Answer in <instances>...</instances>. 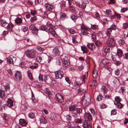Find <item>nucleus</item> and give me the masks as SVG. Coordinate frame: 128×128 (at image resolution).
Here are the masks:
<instances>
[{
    "label": "nucleus",
    "instance_id": "f257e3e1",
    "mask_svg": "<svg viewBox=\"0 0 128 128\" xmlns=\"http://www.w3.org/2000/svg\"><path fill=\"white\" fill-rule=\"evenodd\" d=\"M36 50L34 49L27 50L25 52V54L29 58H33L36 56Z\"/></svg>",
    "mask_w": 128,
    "mask_h": 128
},
{
    "label": "nucleus",
    "instance_id": "f03ea898",
    "mask_svg": "<svg viewBox=\"0 0 128 128\" xmlns=\"http://www.w3.org/2000/svg\"><path fill=\"white\" fill-rule=\"evenodd\" d=\"M67 56L62 55L61 57L62 58V61L63 66L64 67H67L70 64V63L68 58Z\"/></svg>",
    "mask_w": 128,
    "mask_h": 128
},
{
    "label": "nucleus",
    "instance_id": "7ed1b4c3",
    "mask_svg": "<svg viewBox=\"0 0 128 128\" xmlns=\"http://www.w3.org/2000/svg\"><path fill=\"white\" fill-rule=\"evenodd\" d=\"M46 25L49 28L48 31L50 33L54 36H56V34L53 28V26L49 22H47Z\"/></svg>",
    "mask_w": 128,
    "mask_h": 128
},
{
    "label": "nucleus",
    "instance_id": "20e7f679",
    "mask_svg": "<svg viewBox=\"0 0 128 128\" xmlns=\"http://www.w3.org/2000/svg\"><path fill=\"white\" fill-rule=\"evenodd\" d=\"M55 78L57 79H61L64 75L63 71L61 70H58L54 72Z\"/></svg>",
    "mask_w": 128,
    "mask_h": 128
},
{
    "label": "nucleus",
    "instance_id": "39448f33",
    "mask_svg": "<svg viewBox=\"0 0 128 128\" xmlns=\"http://www.w3.org/2000/svg\"><path fill=\"white\" fill-rule=\"evenodd\" d=\"M81 36L79 34L78 35H74L72 37V42L74 44H76L80 42L81 41Z\"/></svg>",
    "mask_w": 128,
    "mask_h": 128
},
{
    "label": "nucleus",
    "instance_id": "423d86ee",
    "mask_svg": "<svg viewBox=\"0 0 128 128\" xmlns=\"http://www.w3.org/2000/svg\"><path fill=\"white\" fill-rule=\"evenodd\" d=\"M2 87L3 89H4L6 91L9 92L10 90V87L9 83L3 82L2 85Z\"/></svg>",
    "mask_w": 128,
    "mask_h": 128
},
{
    "label": "nucleus",
    "instance_id": "0eeeda50",
    "mask_svg": "<svg viewBox=\"0 0 128 128\" xmlns=\"http://www.w3.org/2000/svg\"><path fill=\"white\" fill-rule=\"evenodd\" d=\"M56 100L60 102H62L64 101L63 96L60 94H57L56 95Z\"/></svg>",
    "mask_w": 128,
    "mask_h": 128
},
{
    "label": "nucleus",
    "instance_id": "6e6552de",
    "mask_svg": "<svg viewBox=\"0 0 128 128\" xmlns=\"http://www.w3.org/2000/svg\"><path fill=\"white\" fill-rule=\"evenodd\" d=\"M107 44L110 46H113L115 44V42L114 40L112 38H108L106 41Z\"/></svg>",
    "mask_w": 128,
    "mask_h": 128
},
{
    "label": "nucleus",
    "instance_id": "1a4fd4ad",
    "mask_svg": "<svg viewBox=\"0 0 128 128\" xmlns=\"http://www.w3.org/2000/svg\"><path fill=\"white\" fill-rule=\"evenodd\" d=\"M90 101V95H88V98H87L86 99L85 97H84L82 101V104H84L85 106H86L88 105Z\"/></svg>",
    "mask_w": 128,
    "mask_h": 128
},
{
    "label": "nucleus",
    "instance_id": "9d476101",
    "mask_svg": "<svg viewBox=\"0 0 128 128\" xmlns=\"http://www.w3.org/2000/svg\"><path fill=\"white\" fill-rule=\"evenodd\" d=\"M82 126L84 128H92L90 124L86 120L84 121Z\"/></svg>",
    "mask_w": 128,
    "mask_h": 128
},
{
    "label": "nucleus",
    "instance_id": "9b49d317",
    "mask_svg": "<svg viewBox=\"0 0 128 128\" xmlns=\"http://www.w3.org/2000/svg\"><path fill=\"white\" fill-rule=\"evenodd\" d=\"M15 76L16 78L18 80H20L22 79V74L19 71H16L15 74Z\"/></svg>",
    "mask_w": 128,
    "mask_h": 128
},
{
    "label": "nucleus",
    "instance_id": "f8f14e48",
    "mask_svg": "<svg viewBox=\"0 0 128 128\" xmlns=\"http://www.w3.org/2000/svg\"><path fill=\"white\" fill-rule=\"evenodd\" d=\"M101 92L103 94H106L107 92V88L105 86L102 85L100 88Z\"/></svg>",
    "mask_w": 128,
    "mask_h": 128
},
{
    "label": "nucleus",
    "instance_id": "ddd939ff",
    "mask_svg": "<svg viewBox=\"0 0 128 128\" xmlns=\"http://www.w3.org/2000/svg\"><path fill=\"white\" fill-rule=\"evenodd\" d=\"M121 16L120 14L116 13L114 12V14L112 15V18L113 19H116L117 20H119L120 19Z\"/></svg>",
    "mask_w": 128,
    "mask_h": 128
},
{
    "label": "nucleus",
    "instance_id": "4468645a",
    "mask_svg": "<svg viewBox=\"0 0 128 128\" xmlns=\"http://www.w3.org/2000/svg\"><path fill=\"white\" fill-rule=\"evenodd\" d=\"M85 116L89 121L90 122L92 120V118L91 115L90 113L89 112L86 113Z\"/></svg>",
    "mask_w": 128,
    "mask_h": 128
},
{
    "label": "nucleus",
    "instance_id": "2eb2a0df",
    "mask_svg": "<svg viewBox=\"0 0 128 128\" xmlns=\"http://www.w3.org/2000/svg\"><path fill=\"white\" fill-rule=\"evenodd\" d=\"M19 124L21 126H24L26 125L27 123L24 119H20L19 120Z\"/></svg>",
    "mask_w": 128,
    "mask_h": 128
},
{
    "label": "nucleus",
    "instance_id": "dca6fc26",
    "mask_svg": "<svg viewBox=\"0 0 128 128\" xmlns=\"http://www.w3.org/2000/svg\"><path fill=\"white\" fill-rule=\"evenodd\" d=\"M60 19L62 20H63L64 19L67 18V16L66 14L64 12H61L60 14Z\"/></svg>",
    "mask_w": 128,
    "mask_h": 128
},
{
    "label": "nucleus",
    "instance_id": "f3484780",
    "mask_svg": "<svg viewBox=\"0 0 128 128\" xmlns=\"http://www.w3.org/2000/svg\"><path fill=\"white\" fill-rule=\"evenodd\" d=\"M7 105L8 107H10L13 106V102L12 100L8 99L7 101Z\"/></svg>",
    "mask_w": 128,
    "mask_h": 128
},
{
    "label": "nucleus",
    "instance_id": "a211bd4d",
    "mask_svg": "<svg viewBox=\"0 0 128 128\" xmlns=\"http://www.w3.org/2000/svg\"><path fill=\"white\" fill-rule=\"evenodd\" d=\"M0 24L1 25L4 26L5 27H6V26H7L8 25V23L5 20H1Z\"/></svg>",
    "mask_w": 128,
    "mask_h": 128
},
{
    "label": "nucleus",
    "instance_id": "6ab92c4d",
    "mask_svg": "<svg viewBox=\"0 0 128 128\" xmlns=\"http://www.w3.org/2000/svg\"><path fill=\"white\" fill-rule=\"evenodd\" d=\"M15 22L16 24H19L22 23V20L21 18L17 17L15 20Z\"/></svg>",
    "mask_w": 128,
    "mask_h": 128
},
{
    "label": "nucleus",
    "instance_id": "aec40b11",
    "mask_svg": "<svg viewBox=\"0 0 128 128\" xmlns=\"http://www.w3.org/2000/svg\"><path fill=\"white\" fill-rule=\"evenodd\" d=\"M3 118L6 121V122L8 124H10V123L8 122L9 117L8 115L6 114H4Z\"/></svg>",
    "mask_w": 128,
    "mask_h": 128
},
{
    "label": "nucleus",
    "instance_id": "412c9836",
    "mask_svg": "<svg viewBox=\"0 0 128 128\" xmlns=\"http://www.w3.org/2000/svg\"><path fill=\"white\" fill-rule=\"evenodd\" d=\"M40 122L41 123L45 124L47 123L46 119L43 116H41L40 118Z\"/></svg>",
    "mask_w": 128,
    "mask_h": 128
},
{
    "label": "nucleus",
    "instance_id": "4be33fe9",
    "mask_svg": "<svg viewBox=\"0 0 128 128\" xmlns=\"http://www.w3.org/2000/svg\"><path fill=\"white\" fill-rule=\"evenodd\" d=\"M75 123L78 124H80L82 123L83 122V120L81 118H76L74 120Z\"/></svg>",
    "mask_w": 128,
    "mask_h": 128
},
{
    "label": "nucleus",
    "instance_id": "5701e85b",
    "mask_svg": "<svg viewBox=\"0 0 128 128\" xmlns=\"http://www.w3.org/2000/svg\"><path fill=\"white\" fill-rule=\"evenodd\" d=\"M87 46L91 50H93L95 48V46L93 43H90L87 44Z\"/></svg>",
    "mask_w": 128,
    "mask_h": 128
},
{
    "label": "nucleus",
    "instance_id": "b1692460",
    "mask_svg": "<svg viewBox=\"0 0 128 128\" xmlns=\"http://www.w3.org/2000/svg\"><path fill=\"white\" fill-rule=\"evenodd\" d=\"M6 97V94L4 91L0 90V97L2 99Z\"/></svg>",
    "mask_w": 128,
    "mask_h": 128
},
{
    "label": "nucleus",
    "instance_id": "393cba45",
    "mask_svg": "<svg viewBox=\"0 0 128 128\" xmlns=\"http://www.w3.org/2000/svg\"><path fill=\"white\" fill-rule=\"evenodd\" d=\"M53 53L55 55H58L59 54V52L58 48H54L53 50Z\"/></svg>",
    "mask_w": 128,
    "mask_h": 128
},
{
    "label": "nucleus",
    "instance_id": "a878e982",
    "mask_svg": "<svg viewBox=\"0 0 128 128\" xmlns=\"http://www.w3.org/2000/svg\"><path fill=\"white\" fill-rule=\"evenodd\" d=\"M81 48L83 54L86 53L88 51L86 47L84 46H81Z\"/></svg>",
    "mask_w": 128,
    "mask_h": 128
},
{
    "label": "nucleus",
    "instance_id": "bb28decb",
    "mask_svg": "<svg viewBox=\"0 0 128 128\" xmlns=\"http://www.w3.org/2000/svg\"><path fill=\"white\" fill-rule=\"evenodd\" d=\"M112 30L110 28H108L107 29V31L106 32V34L107 36L109 37L110 36L111 33L112 32Z\"/></svg>",
    "mask_w": 128,
    "mask_h": 128
},
{
    "label": "nucleus",
    "instance_id": "cd10ccee",
    "mask_svg": "<svg viewBox=\"0 0 128 128\" xmlns=\"http://www.w3.org/2000/svg\"><path fill=\"white\" fill-rule=\"evenodd\" d=\"M122 54L123 53L122 50L120 49H118L117 52V54L118 57L120 58L122 57Z\"/></svg>",
    "mask_w": 128,
    "mask_h": 128
},
{
    "label": "nucleus",
    "instance_id": "c85d7f7f",
    "mask_svg": "<svg viewBox=\"0 0 128 128\" xmlns=\"http://www.w3.org/2000/svg\"><path fill=\"white\" fill-rule=\"evenodd\" d=\"M114 104L115 105H116L117 107L118 108H122L124 105L123 104H122L120 102L117 103V102H116L114 103Z\"/></svg>",
    "mask_w": 128,
    "mask_h": 128
},
{
    "label": "nucleus",
    "instance_id": "c756f323",
    "mask_svg": "<svg viewBox=\"0 0 128 128\" xmlns=\"http://www.w3.org/2000/svg\"><path fill=\"white\" fill-rule=\"evenodd\" d=\"M7 62L11 64H13L14 61L12 58L10 57H8L7 59Z\"/></svg>",
    "mask_w": 128,
    "mask_h": 128
},
{
    "label": "nucleus",
    "instance_id": "7c9ffc66",
    "mask_svg": "<svg viewBox=\"0 0 128 128\" xmlns=\"http://www.w3.org/2000/svg\"><path fill=\"white\" fill-rule=\"evenodd\" d=\"M13 26L14 25L12 23H10L9 24H8V26H6V27H7L8 30H10V31L11 32L12 30V29Z\"/></svg>",
    "mask_w": 128,
    "mask_h": 128
},
{
    "label": "nucleus",
    "instance_id": "2f4dec72",
    "mask_svg": "<svg viewBox=\"0 0 128 128\" xmlns=\"http://www.w3.org/2000/svg\"><path fill=\"white\" fill-rule=\"evenodd\" d=\"M29 28L32 30H34L36 32V34L37 32V30L36 28L34 26V25H31L29 26Z\"/></svg>",
    "mask_w": 128,
    "mask_h": 128
},
{
    "label": "nucleus",
    "instance_id": "473e14b6",
    "mask_svg": "<svg viewBox=\"0 0 128 128\" xmlns=\"http://www.w3.org/2000/svg\"><path fill=\"white\" fill-rule=\"evenodd\" d=\"M81 84V83L79 82H75L74 83V87L75 88H79Z\"/></svg>",
    "mask_w": 128,
    "mask_h": 128
},
{
    "label": "nucleus",
    "instance_id": "72a5a7b5",
    "mask_svg": "<svg viewBox=\"0 0 128 128\" xmlns=\"http://www.w3.org/2000/svg\"><path fill=\"white\" fill-rule=\"evenodd\" d=\"M76 107L75 106H70L69 108V110L72 112H74L76 110Z\"/></svg>",
    "mask_w": 128,
    "mask_h": 128
},
{
    "label": "nucleus",
    "instance_id": "f704fd0d",
    "mask_svg": "<svg viewBox=\"0 0 128 128\" xmlns=\"http://www.w3.org/2000/svg\"><path fill=\"white\" fill-rule=\"evenodd\" d=\"M92 76L93 78H96L98 77V71L96 70H94L93 71L92 74Z\"/></svg>",
    "mask_w": 128,
    "mask_h": 128
},
{
    "label": "nucleus",
    "instance_id": "c9c22d12",
    "mask_svg": "<svg viewBox=\"0 0 128 128\" xmlns=\"http://www.w3.org/2000/svg\"><path fill=\"white\" fill-rule=\"evenodd\" d=\"M80 28L82 30H89L90 29L86 26H85L83 24H82L81 25Z\"/></svg>",
    "mask_w": 128,
    "mask_h": 128
},
{
    "label": "nucleus",
    "instance_id": "e433bc0d",
    "mask_svg": "<svg viewBox=\"0 0 128 128\" xmlns=\"http://www.w3.org/2000/svg\"><path fill=\"white\" fill-rule=\"evenodd\" d=\"M44 6L46 8H53L54 7L53 6L52 4H49L48 3L45 4Z\"/></svg>",
    "mask_w": 128,
    "mask_h": 128
},
{
    "label": "nucleus",
    "instance_id": "4c0bfd02",
    "mask_svg": "<svg viewBox=\"0 0 128 128\" xmlns=\"http://www.w3.org/2000/svg\"><path fill=\"white\" fill-rule=\"evenodd\" d=\"M86 6V4L83 2H82L81 3H80L79 4V7L80 8H85Z\"/></svg>",
    "mask_w": 128,
    "mask_h": 128
},
{
    "label": "nucleus",
    "instance_id": "58836bf2",
    "mask_svg": "<svg viewBox=\"0 0 128 128\" xmlns=\"http://www.w3.org/2000/svg\"><path fill=\"white\" fill-rule=\"evenodd\" d=\"M106 62L105 60H103L100 63V66L101 67H103L106 64Z\"/></svg>",
    "mask_w": 128,
    "mask_h": 128
},
{
    "label": "nucleus",
    "instance_id": "ea45409f",
    "mask_svg": "<svg viewBox=\"0 0 128 128\" xmlns=\"http://www.w3.org/2000/svg\"><path fill=\"white\" fill-rule=\"evenodd\" d=\"M115 101L114 102V103L116 102H120L122 100V99L120 98L119 96H116L115 98Z\"/></svg>",
    "mask_w": 128,
    "mask_h": 128
},
{
    "label": "nucleus",
    "instance_id": "a19ab883",
    "mask_svg": "<svg viewBox=\"0 0 128 128\" xmlns=\"http://www.w3.org/2000/svg\"><path fill=\"white\" fill-rule=\"evenodd\" d=\"M104 11L105 14L106 15H109L112 13V11L110 9L106 10H104Z\"/></svg>",
    "mask_w": 128,
    "mask_h": 128
},
{
    "label": "nucleus",
    "instance_id": "79ce46f5",
    "mask_svg": "<svg viewBox=\"0 0 128 128\" xmlns=\"http://www.w3.org/2000/svg\"><path fill=\"white\" fill-rule=\"evenodd\" d=\"M55 116V114L54 113H52L50 115V116L49 117V119L52 121H53L54 120V118Z\"/></svg>",
    "mask_w": 128,
    "mask_h": 128
},
{
    "label": "nucleus",
    "instance_id": "37998d69",
    "mask_svg": "<svg viewBox=\"0 0 128 128\" xmlns=\"http://www.w3.org/2000/svg\"><path fill=\"white\" fill-rule=\"evenodd\" d=\"M76 112L79 114L82 113V110L81 108H76Z\"/></svg>",
    "mask_w": 128,
    "mask_h": 128
},
{
    "label": "nucleus",
    "instance_id": "c03bdc74",
    "mask_svg": "<svg viewBox=\"0 0 128 128\" xmlns=\"http://www.w3.org/2000/svg\"><path fill=\"white\" fill-rule=\"evenodd\" d=\"M88 30H82L81 31V33L82 35H86L88 33Z\"/></svg>",
    "mask_w": 128,
    "mask_h": 128
},
{
    "label": "nucleus",
    "instance_id": "a18cd8bd",
    "mask_svg": "<svg viewBox=\"0 0 128 128\" xmlns=\"http://www.w3.org/2000/svg\"><path fill=\"white\" fill-rule=\"evenodd\" d=\"M40 29L46 31L47 30V28L45 26H42L40 28Z\"/></svg>",
    "mask_w": 128,
    "mask_h": 128
},
{
    "label": "nucleus",
    "instance_id": "49530a36",
    "mask_svg": "<svg viewBox=\"0 0 128 128\" xmlns=\"http://www.w3.org/2000/svg\"><path fill=\"white\" fill-rule=\"evenodd\" d=\"M120 45L123 44L124 43V41L122 39H120L117 42Z\"/></svg>",
    "mask_w": 128,
    "mask_h": 128
},
{
    "label": "nucleus",
    "instance_id": "de8ad7c7",
    "mask_svg": "<svg viewBox=\"0 0 128 128\" xmlns=\"http://www.w3.org/2000/svg\"><path fill=\"white\" fill-rule=\"evenodd\" d=\"M95 44L96 46L97 47H100V46L102 45L101 43L98 40L96 41Z\"/></svg>",
    "mask_w": 128,
    "mask_h": 128
},
{
    "label": "nucleus",
    "instance_id": "09e8293b",
    "mask_svg": "<svg viewBox=\"0 0 128 128\" xmlns=\"http://www.w3.org/2000/svg\"><path fill=\"white\" fill-rule=\"evenodd\" d=\"M30 71H28V76L29 78L30 79V80H33V79L32 76L31 74L30 73Z\"/></svg>",
    "mask_w": 128,
    "mask_h": 128
},
{
    "label": "nucleus",
    "instance_id": "8fccbe9b",
    "mask_svg": "<svg viewBox=\"0 0 128 128\" xmlns=\"http://www.w3.org/2000/svg\"><path fill=\"white\" fill-rule=\"evenodd\" d=\"M29 117L31 118H34L35 116V115L34 113L32 112H30L28 114Z\"/></svg>",
    "mask_w": 128,
    "mask_h": 128
},
{
    "label": "nucleus",
    "instance_id": "3c124183",
    "mask_svg": "<svg viewBox=\"0 0 128 128\" xmlns=\"http://www.w3.org/2000/svg\"><path fill=\"white\" fill-rule=\"evenodd\" d=\"M91 28L92 29H97L98 28V26L95 24H91Z\"/></svg>",
    "mask_w": 128,
    "mask_h": 128
},
{
    "label": "nucleus",
    "instance_id": "603ef678",
    "mask_svg": "<svg viewBox=\"0 0 128 128\" xmlns=\"http://www.w3.org/2000/svg\"><path fill=\"white\" fill-rule=\"evenodd\" d=\"M112 30H115L116 28V26L114 24H112L110 28Z\"/></svg>",
    "mask_w": 128,
    "mask_h": 128
},
{
    "label": "nucleus",
    "instance_id": "864d4df0",
    "mask_svg": "<svg viewBox=\"0 0 128 128\" xmlns=\"http://www.w3.org/2000/svg\"><path fill=\"white\" fill-rule=\"evenodd\" d=\"M68 31L70 33L72 34H74L76 32L73 29H68Z\"/></svg>",
    "mask_w": 128,
    "mask_h": 128
},
{
    "label": "nucleus",
    "instance_id": "5fc2aeb1",
    "mask_svg": "<svg viewBox=\"0 0 128 128\" xmlns=\"http://www.w3.org/2000/svg\"><path fill=\"white\" fill-rule=\"evenodd\" d=\"M72 116L74 118H76L78 116V114L76 112H72Z\"/></svg>",
    "mask_w": 128,
    "mask_h": 128
},
{
    "label": "nucleus",
    "instance_id": "6e6d98bb",
    "mask_svg": "<svg viewBox=\"0 0 128 128\" xmlns=\"http://www.w3.org/2000/svg\"><path fill=\"white\" fill-rule=\"evenodd\" d=\"M70 17L72 20L74 21L77 18V16L75 15H72L70 16Z\"/></svg>",
    "mask_w": 128,
    "mask_h": 128
},
{
    "label": "nucleus",
    "instance_id": "4d7b16f0",
    "mask_svg": "<svg viewBox=\"0 0 128 128\" xmlns=\"http://www.w3.org/2000/svg\"><path fill=\"white\" fill-rule=\"evenodd\" d=\"M37 19V18L36 16H34L31 18L30 19V20L31 22H33L36 21Z\"/></svg>",
    "mask_w": 128,
    "mask_h": 128
},
{
    "label": "nucleus",
    "instance_id": "13d9d810",
    "mask_svg": "<svg viewBox=\"0 0 128 128\" xmlns=\"http://www.w3.org/2000/svg\"><path fill=\"white\" fill-rule=\"evenodd\" d=\"M116 110L115 109H113L112 110L111 112V115H114L116 114Z\"/></svg>",
    "mask_w": 128,
    "mask_h": 128
},
{
    "label": "nucleus",
    "instance_id": "bf43d9fd",
    "mask_svg": "<svg viewBox=\"0 0 128 128\" xmlns=\"http://www.w3.org/2000/svg\"><path fill=\"white\" fill-rule=\"evenodd\" d=\"M86 91V90L84 89H80L78 90V92L80 94H83Z\"/></svg>",
    "mask_w": 128,
    "mask_h": 128
},
{
    "label": "nucleus",
    "instance_id": "052dcab7",
    "mask_svg": "<svg viewBox=\"0 0 128 128\" xmlns=\"http://www.w3.org/2000/svg\"><path fill=\"white\" fill-rule=\"evenodd\" d=\"M45 92L48 96L49 95L51 94V92L48 88H46V89Z\"/></svg>",
    "mask_w": 128,
    "mask_h": 128
},
{
    "label": "nucleus",
    "instance_id": "680f3d73",
    "mask_svg": "<svg viewBox=\"0 0 128 128\" xmlns=\"http://www.w3.org/2000/svg\"><path fill=\"white\" fill-rule=\"evenodd\" d=\"M36 49L42 52H43L44 50L43 48L40 47H37Z\"/></svg>",
    "mask_w": 128,
    "mask_h": 128
},
{
    "label": "nucleus",
    "instance_id": "e2e57ef3",
    "mask_svg": "<svg viewBox=\"0 0 128 128\" xmlns=\"http://www.w3.org/2000/svg\"><path fill=\"white\" fill-rule=\"evenodd\" d=\"M36 60L37 62H40L42 60V58L40 56H38L36 58Z\"/></svg>",
    "mask_w": 128,
    "mask_h": 128
},
{
    "label": "nucleus",
    "instance_id": "0e129e2a",
    "mask_svg": "<svg viewBox=\"0 0 128 128\" xmlns=\"http://www.w3.org/2000/svg\"><path fill=\"white\" fill-rule=\"evenodd\" d=\"M114 55H112L111 56V58L112 60L114 61L116 60V57H117L116 54H114Z\"/></svg>",
    "mask_w": 128,
    "mask_h": 128
},
{
    "label": "nucleus",
    "instance_id": "69168bd1",
    "mask_svg": "<svg viewBox=\"0 0 128 128\" xmlns=\"http://www.w3.org/2000/svg\"><path fill=\"white\" fill-rule=\"evenodd\" d=\"M31 14L32 15H34L36 13V12L34 10H30Z\"/></svg>",
    "mask_w": 128,
    "mask_h": 128
},
{
    "label": "nucleus",
    "instance_id": "338daca9",
    "mask_svg": "<svg viewBox=\"0 0 128 128\" xmlns=\"http://www.w3.org/2000/svg\"><path fill=\"white\" fill-rule=\"evenodd\" d=\"M101 21L103 24H106L107 22V20L106 18L103 19Z\"/></svg>",
    "mask_w": 128,
    "mask_h": 128
},
{
    "label": "nucleus",
    "instance_id": "774afa93",
    "mask_svg": "<svg viewBox=\"0 0 128 128\" xmlns=\"http://www.w3.org/2000/svg\"><path fill=\"white\" fill-rule=\"evenodd\" d=\"M123 56L124 58L126 59H128V53H125L123 55Z\"/></svg>",
    "mask_w": 128,
    "mask_h": 128
}]
</instances>
